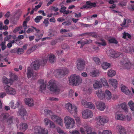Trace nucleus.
I'll list each match as a JSON object with an SVG mask.
<instances>
[{"label": "nucleus", "mask_w": 134, "mask_h": 134, "mask_svg": "<svg viewBox=\"0 0 134 134\" xmlns=\"http://www.w3.org/2000/svg\"><path fill=\"white\" fill-rule=\"evenodd\" d=\"M69 84L70 85L77 86L82 82V79L76 74L72 75L69 77Z\"/></svg>", "instance_id": "1"}, {"label": "nucleus", "mask_w": 134, "mask_h": 134, "mask_svg": "<svg viewBox=\"0 0 134 134\" xmlns=\"http://www.w3.org/2000/svg\"><path fill=\"white\" fill-rule=\"evenodd\" d=\"M49 88L50 91L55 94H59L60 91V88L56 84L55 81L53 80H51L49 81Z\"/></svg>", "instance_id": "2"}, {"label": "nucleus", "mask_w": 134, "mask_h": 134, "mask_svg": "<svg viewBox=\"0 0 134 134\" xmlns=\"http://www.w3.org/2000/svg\"><path fill=\"white\" fill-rule=\"evenodd\" d=\"M1 118L2 121L4 122H7L8 124V126H10L13 123L14 117L11 116L8 114H3L1 116Z\"/></svg>", "instance_id": "3"}, {"label": "nucleus", "mask_w": 134, "mask_h": 134, "mask_svg": "<svg viewBox=\"0 0 134 134\" xmlns=\"http://www.w3.org/2000/svg\"><path fill=\"white\" fill-rule=\"evenodd\" d=\"M68 69L67 68L57 69L55 70L54 72L55 76L58 78L63 77L68 74Z\"/></svg>", "instance_id": "4"}, {"label": "nucleus", "mask_w": 134, "mask_h": 134, "mask_svg": "<svg viewBox=\"0 0 134 134\" xmlns=\"http://www.w3.org/2000/svg\"><path fill=\"white\" fill-rule=\"evenodd\" d=\"M64 123L67 129L74 127L75 122L74 119L69 116H66L64 118Z\"/></svg>", "instance_id": "5"}, {"label": "nucleus", "mask_w": 134, "mask_h": 134, "mask_svg": "<svg viewBox=\"0 0 134 134\" xmlns=\"http://www.w3.org/2000/svg\"><path fill=\"white\" fill-rule=\"evenodd\" d=\"M48 130L40 126H36L34 127L32 134H48Z\"/></svg>", "instance_id": "6"}, {"label": "nucleus", "mask_w": 134, "mask_h": 134, "mask_svg": "<svg viewBox=\"0 0 134 134\" xmlns=\"http://www.w3.org/2000/svg\"><path fill=\"white\" fill-rule=\"evenodd\" d=\"M120 63L124 68L127 69H130L133 65V64L131 63L128 59L126 57L122 59Z\"/></svg>", "instance_id": "7"}, {"label": "nucleus", "mask_w": 134, "mask_h": 134, "mask_svg": "<svg viewBox=\"0 0 134 134\" xmlns=\"http://www.w3.org/2000/svg\"><path fill=\"white\" fill-rule=\"evenodd\" d=\"M96 121L97 124L99 126L103 125L107 123L108 121V119L106 116H99L96 118Z\"/></svg>", "instance_id": "8"}, {"label": "nucleus", "mask_w": 134, "mask_h": 134, "mask_svg": "<svg viewBox=\"0 0 134 134\" xmlns=\"http://www.w3.org/2000/svg\"><path fill=\"white\" fill-rule=\"evenodd\" d=\"M65 107L67 109L70 113L72 114L76 115L77 113V108L75 105H72L70 103H68L65 105Z\"/></svg>", "instance_id": "9"}, {"label": "nucleus", "mask_w": 134, "mask_h": 134, "mask_svg": "<svg viewBox=\"0 0 134 134\" xmlns=\"http://www.w3.org/2000/svg\"><path fill=\"white\" fill-rule=\"evenodd\" d=\"M107 54L108 56L114 58L120 57V56H122V54L121 53L116 52L112 49H110L108 51Z\"/></svg>", "instance_id": "10"}, {"label": "nucleus", "mask_w": 134, "mask_h": 134, "mask_svg": "<svg viewBox=\"0 0 134 134\" xmlns=\"http://www.w3.org/2000/svg\"><path fill=\"white\" fill-rule=\"evenodd\" d=\"M52 120L54 122H56V123L62 127L63 126V121L61 118L59 116L56 115H53L51 116Z\"/></svg>", "instance_id": "11"}, {"label": "nucleus", "mask_w": 134, "mask_h": 134, "mask_svg": "<svg viewBox=\"0 0 134 134\" xmlns=\"http://www.w3.org/2000/svg\"><path fill=\"white\" fill-rule=\"evenodd\" d=\"M77 67L79 70H83L85 65V61L82 59H79L77 61Z\"/></svg>", "instance_id": "12"}, {"label": "nucleus", "mask_w": 134, "mask_h": 134, "mask_svg": "<svg viewBox=\"0 0 134 134\" xmlns=\"http://www.w3.org/2000/svg\"><path fill=\"white\" fill-rule=\"evenodd\" d=\"M92 112L88 109L84 110L82 113V117L84 119H86L91 118L93 116Z\"/></svg>", "instance_id": "13"}, {"label": "nucleus", "mask_w": 134, "mask_h": 134, "mask_svg": "<svg viewBox=\"0 0 134 134\" xmlns=\"http://www.w3.org/2000/svg\"><path fill=\"white\" fill-rule=\"evenodd\" d=\"M4 88L8 94L14 95L15 94V90L9 86L7 85L4 87Z\"/></svg>", "instance_id": "14"}, {"label": "nucleus", "mask_w": 134, "mask_h": 134, "mask_svg": "<svg viewBox=\"0 0 134 134\" xmlns=\"http://www.w3.org/2000/svg\"><path fill=\"white\" fill-rule=\"evenodd\" d=\"M116 131L120 134H127V132L125 128L121 125L117 126L116 128Z\"/></svg>", "instance_id": "15"}, {"label": "nucleus", "mask_w": 134, "mask_h": 134, "mask_svg": "<svg viewBox=\"0 0 134 134\" xmlns=\"http://www.w3.org/2000/svg\"><path fill=\"white\" fill-rule=\"evenodd\" d=\"M21 103L20 101L17 100L16 103L14 104L13 100L11 101L9 104V105L12 108L15 109L17 108H19L20 106H21Z\"/></svg>", "instance_id": "16"}, {"label": "nucleus", "mask_w": 134, "mask_h": 134, "mask_svg": "<svg viewBox=\"0 0 134 134\" xmlns=\"http://www.w3.org/2000/svg\"><path fill=\"white\" fill-rule=\"evenodd\" d=\"M96 6V4L95 2L92 3L90 1H87L86 2V5H84L80 8L81 9L84 8H89L91 7H95Z\"/></svg>", "instance_id": "17"}, {"label": "nucleus", "mask_w": 134, "mask_h": 134, "mask_svg": "<svg viewBox=\"0 0 134 134\" xmlns=\"http://www.w3.org/2000/svg\"><path fill=\"white\" fill-rule=\"evenodd\" d=\"M19 107L18 113L19 115L21 116V118L26 116L27 115V111L22 106L21 104V106H20Z\"/></svg>", "instance_id": "18"}, {"label": "nucleus", "mask_w": 134, "mask_h": 134, "mask_svg": "<svg viewBox=\"0 0 134 134\" xmlns=\"http://www.w3.org/2000/svg\"><path fill=\"white\" fill-rule=\"evenodd\" d=\"M96 104L97 108L100 110L103 111L105 108V104L100 101H98L96 102Z\"/></svg>", "instance_id": "19"}, {"label": "nucleus", "mask_w": 134, "mask_h": 134, "mask_svg": "<svg viewBox=\"0 0 134 134\" xmlns=\"http://www.w3.org/2000/svg\"><path fill=\"white\" fill-rule=\"evenodd\" d=\"M25 102L26 105L30 107L33 106L34 105V101L31 98L25 99Z\"/></svg>", "instance_id": "20"}, {"label": "nucleus", "mask_w": 134, "mask_h": 134, "mask_svg": "<svg viewBox=\"0 0 134 134\" xmlns=\"http://www.w3.org/2000/svg\"><path fill=\"white\" fill-rule=\"evenodd\" d=\"M115 118L118 120H124L125 119V116L123 114H120L119 112H117L115 115Z\"/></svg>", "instance_id": "21"}, {"label": "nucleus", "mask_w": 134, "mask_h": 134, "mask_svg": "<svg viewBox=\"0 0 134 134\" xmlns=\"http://www.w3.org/2000/svg\"><path fill=\"white\" fill-rule=\"evenodd\" d=\"M109 82L114 88H115L117 87L118 81L116 80L113 79H110L109 80Z\"/></svg>", "instance_id": "22"}, {"label": "nucleus", "mask_w": 134, "mask_h": 134, "mask_svg": "<svg viewBox=\"0 0 134 134\" xmlns=\"http://www.w3.org/2000/svg\"><path fill=\"white\" fill-rule=\"evenodd\" d=\"M38 82L40 84V88L41 91L46 89V85L44 83L43 80L40 79L38 80Z\"/></svg>", "instance_id": "23"}, {"label": "nucleus", "mask_w": 134, "mask_h": 134, "mask_svg": "<svg viewBox=\"0 0 134 134\" xmlns=\"http://www.w3.org/2000/svg\"><path fill=\"white\" fill-rule=\"evenodd\" d=\"M96 94L100 99H102L104 98V92L102 91L101 90L96 91Z\"/></svg>", "instance_id": "24"}, {"label": "nucleus", "mask_w": 134, "mask_h": 134, "mask_svg": "<svg viewBox=\"0 0 134 134\" xmlns=\"http://www.w3.org/2000/svg\"><path fill=\"white\" fill-rule=\"evenodd\" d=\"M93 86L94 88L96 89L101 87L102 85V83L100 81L96 80L95 81L94 84H93Z\"/></svg>", "instance_id": "25"}, {"label": "nucleus", "mask_w": 134, "mask_h": 134, "mask_svg": "<svg viewBox=\"0 0 134 134\" xmlns=\"http://www.w3.org/2000/svg\"><path fill=\"white\" fill-rule=\"evenodd\" d=\"M105 93H104V98L109 100L111 98V94L110 91L107 90L105 91Z\"/></svg>", "instance_id": "26"}, {"label": "nucleus", "mask_w": 134, "mask_h": 134, "mask_svg": "<svg viewBox=\"0 0 134 134\" xmlns=\"http://www.w3.org/2000/svg\"><path fill=\"white\" fill-rule=\"evenodd\" d=\"M99 74V71L96 69H93L90 73V75L91 76L94 77L98 76Z\"/></svg>", "instance_id": "27"}, {"label": "nucleus", "mask_w": 134, "mask_h": 134, "mask_svg": "<svg viewBox=\"0 0 134 134\" xmlns=\"http://www.w3.org/2000/svg\"><path fill=\"white\" fill-rule=\"evenodd\" d=\"M121 90L122 92L126 94H129L130 92L128 88L124 85L121 86Z\"/></svg>", "instance_id": "28"}, {"label": "nucleus", "mask_w": 134, "mask_h": 134, "mask_svg": "<svg viewBox=\"0 0 134 134\" xmlns=\"http://www.w3.org/2000/svg\"><path fill=\"white\" fill-rule=\"evenodd\" d=\"M28 128L27 124L25 123H21L20 125V129L22 131H24Z\"/></svg>", "instance_id": "29"}, {"label": "nucleus", "mask_w": 134, "mask_h": 134, "mask_svg": "<svg viewBox=\"0 0 134 134\" xmlns=\"http://www.w3.org/2000/svg\"><path fill=\"white\" fill-rule=\"evenodd\" d=\"M32 64L34 69L36 70L38 69L40 66V64L38 60L34 61L32 63Z\"/></svg>", "instance_id": "30"}, {"label": "nucleus", "mask_w": 134, "mask_h": 134, "mask_svg": "<svg viewBox=\"0 0 134 134\" xmlns=\"http://www.w3.org/2000/svg\"><path fill=\"white\" fill-rule=\"evenodd\" d=\"M27 76L28 78H30L33 75V70L30 69V68L28 67L27 68Z\"/></svg>", "instance_id": "31"}, {"label": "nucleus", "mask_w": 134, "mask_h": 134, "mask_svg": "<svg viewBox=\"0 0 134 134\" xmlns=\"http://www.w3.org/2000/svg\"><path fill=\"white\" fill-rule=\"evenodd\" d=\"M2 81L4 83L7 84L12 83L11 79H9L5 76H3L2 78Z\"/></svg>", "instance_id": "32"}, {"label": "nucleus", "mask_w": 134, "mask_h": 134, "mask_svg": "<svg viewBox=\"0 0 134 134\" xmlns=\"http://www.w3.org/2000/svg\"><path fill=\"white\" fill-rule=\"evenodd\" d=\"M49 61L51 63H53L55 62V57L54 55L50 54L49 55Z\"/></svg>", "instance_id": "33"}, {"label": "nucleus", "mask_w": 134, "mask_h": 134, "mask_svg": "<svg viewBox=\"0 0 134 134\" xmlns=\"http://www.w3.org/2000/svg\"><path fill=\"white\" fill-rule=\"evenodd\" d=\"M116 72L115 71L110 69L108 70L107 74L108 76L110 77H112L115 75Z\"/></svg>", "instance_id": "34"}, {"label": "nucleus", "mask_w": 134, "mask_h": 134, "mask_svg": "<svg viewBox=\"0 0 134 134\" xmlns=\"http://www.w3.org/2000/svg\"><path fill=\"white\" fill-rule=\"evenodd\" d=\"M110 66V64L107 62H104L102 64V66L103 69H107Z\"/></svg>", "instance_id": "35"}, {"label": "nucleus", "mask_w": 134, "mask_h": 134, "mask_svg": "<svg viewBox=\"0 0 134 134\" xmlns=\"http://www.w3.org/2000/svg\"><path fill=\"white\" fill-rule=\"evenodd\" d=\"M10 77L11 78V80L12 81H14L15 80H16L18 79V76H17L13 74L12 73H11L9 75Z\"/></svg>", "instance_id": "36"}, {"label": "nucleus", "mask_w": 134, "mask_h": 134, "mask_svg": "<svg viewBox=\"0 0 134 134\" xmlns=\"http://www.w3.org/2000/svg\"><path fill=\"white\" fill-rule=\"evenodd\" d=\"M92 59L96 64L99 65L100 64V60L98 58L95 57H93Z\"/></svg>", "instance_id": "37"}, {"label": "nucleus", "mask_w": 134, "mask_h": 134, "mask_svg": "<svg viewBox=\"0 0 134 134\" xmlns=\"http://www.w3.org/2000/svg\"><path fill=\"white\" fill-rule=\"evenodd\" d=\"M128 104L131 110L134 111V103L132 101L130 100L128 103Z\"/></svg>", "instance_id": "38"}, {"label": "nucleus", "mask_w": 134, "mask_h": 134, "mask_svg": "<svg viewBox=\"0 0 134 134\" xmlns=\"http://www.w3.org/2000/svg\"><path fill=\"white\" fill-rule=\"evenodd\" d=\"M108 41L110 43H114L117 44L118 43V42L114 38H112L109 39Z\"/></svg>", "instance_id": "39"}, {"label": "nucleus", "mask_w": 134, "mask_h": 134, "mask_svg": "<svg viewBox=\"0 0 134 134\" xmlns=\"http://www.w3.org/2000/svg\"><path fill=\"white\" fill-rule=\"evenodd\" d=\"M121 108L124 110L125 112L127 111L128 109L127 108V105L125 103H122L121 105Z\"/></svg>", "instance_id": "40"}, {"label": "nucleus", "mask_w": 134, "mask_h": 134, "mask_svg": "<svg viewBox=\"0 0 134 134\" xmlns=\"http://www.w3.org/2000/svg\"><path fill=\"white\" fill-rule=\"evenodd\" d=\"M44 112L45 115L47 117H49L50 115H51L52 114V111L48 109L45 110H44Z\"/></svg>", "instance_id": "41"}, {"label": "nucleus", "mask_w": 134, "mask_h": 134, "mask_svg": "<svg viewBox=\"0 0 134 134\" xmlns=\"http://www.w3.org/2000/svg\"><path fill=\"white\" fill-rule=\"evenodd\" d=\"M101 82L103 85L104 86H108V83L107 82L106 79L104 78H102L100 79Z\"/></svg>", "instance_id": "42"}, {"label": "nucleus", "mask_w": 134, "mask_h": 134, "mask_svg": "<svg viewBox=\"0 0 134 134\" xmlns=\"http://www.w3.org/2000/svg\"><path fill=\"white\" fill-rule=\"evenodd\" d=\"M123 36L122 38L124 39H125L127 36L129 38H130L131 37V35L128 33H126L125 32H124L122 33Z\"/></svg>", "instance_id": "43"}, {"label": "nucleus", "mask_w": 134, "mask_h": 134, "mask_svg": "<svg viewBox=\"0 0 134 134\" xmlns=\"http://www.w3.org/2000/svg\"><path fill=\"white\" fill-rule=\"evenodd\" d=\"M0 46L1 47L2 50V51L4 50L6 48V46H5V41H4L2 42L0 44Z\"/></svg>", "instance_id": "44"}, {"label": "nucleus", "mask_w": 134, "mask_h": 134, "mask_svg": "<svg viewBox=\"0 0 134 134\" xmlns=\"http://www.w3.org/2000/svg\"><path fill=\"white\" fill-rule=\"evenodd\" d=\"M43 18L42 16H37L34 19L35 22L36 23H38L40 22V20Z\"/></svg>", "instance_id": "45"}, {"label": "nucleus", "mask_w": 134, "mask_h": 134, "mask_svg": "<svg viewBox=\"0 0 134 134\" xmlns=\"http://www.w3.org/2000/svg\"><path fill=\"white\" fill-rule=\"evenodd\" d=\"M100 41L102 42H98L97 44H98L101 45L103 46H105L107 44L105 41L103 39H101Z\"/></svg>", "instance_id": "46"}, {"label": "nucleus", "mask_w": 134, "mask_h": 134, "mask_svg": "<svg viewBox=\"0 0 134 134\" xmlns=\"http://www.w3.org/2000/svg\"><path fill=\"white\" fill-rule=\"evenodd\" d=\"M98 134H112L111 131L108 130L104 131L102 132L99 131Z\"/></svg>", "instance_id": "47"}, {"label": "nucleus", "mask_w": 134, "mask_h": 134, "mask_svg": "<svg viewBox=\"0 0 134 134\" xmlns=\"http://www.w3.org/2000/svg\"><path fill=\"white\" fill-rule=\"evenodd\" d=\"M57 130L59 134H67L65 132L62 130L60 127H58L57 128Z\"/></svg>", "instance_id": "48"}, {"label": "nucleus", "mask_w": 134, "mask_h": 134, "mask_svg": "<svg viewBox=\"0 0 134 134\" xmlns=\"http://www.w3.org/2000/svg\"><path fill=\"white\" fill-rule=\"evenodd\" d=\"M87 107L89 108L94 109L95 108V106L93 103L91 102H88Z\"/></svg>", "instance_id": "49"}, {"label": "nucleus", "mask_w": 134, "mask_h": 134, "mask_svg": "<svg viewBox=\"0 0 134 134\" xmlns=\"http://www.w3.org/2000/svg\"><path fill=\"white\" fill-rule=\"evenodd\" d=\"M82 104L84 107H87L88 102L86 100L82 99L81 101Z\"/></svg>", "instance_id": "50"}, {"label": "nucleus", "mask_w": 134, "mask_h": 134, "mask_svg": "<svg viewBox=\"0 0 134 134\" xmlns=\"http://www.w3.org/2000/svg\"><path fill=\"white\" fill-rule=\"evenodd\" d=\"M23 26L21 25L16 28L13 30V32L14 33H16L18 31H19L22 28Z\"/></svg>", "instance_id": "51"}, {"label": "nucleus", "mask_w": 134, "mask_h": 134, "mask_svg": "<svg viewBox=\"0 0 134 134\" xmlns=\"http://www.w3.org/2000/svg\"><path fill=\"white\" fill-rule=\"evenodd\" d=\"M42 3L41 2H40L38 5L35 6V7L34 8V9L35 11H36L37 9L40 8L41 6Z\"/></svg>", "instance_id": "52"}, {"label": "nucleus", "mask_w": 134, "mask_h": 134, "mask_svg": "<svg viewBox=\"0 0 134 134\" xmlns=\"http://www.w3.org/2000/svg\"><path fill=\"white\" fill-rule=\"evenodd\" d=\"M73 34L72 32H70L68 33H65L64 34L63 36L65 37H71L72 36Z\"/></svg>", "instance_id": "53"}, {"label": "nucleus", "mask_w": 134, "mask_h": 134, "mask_svg": "<svg viewBox=\"0 0 134 134\" xmlns=\"http://www.w3.org/2000/svg\"><path fill=\"white\" fill-rule=\"evenodd\" d=\"M56 53L58 56H60L63 54V51L61 50H58L57 51Z\"/></svg>", "instance_id": "54"}, {"label": "nucleus", "mask_w": 134, "mask_h": 134, "mask_svg": "<svg viewBox=\"0 0 134 134\" xmlns=\"http://www.w3.org/2000/svg\"><path fill=\"white\" fill-rule=\"evenodd\" d=\"M62 49L68 50L69 49V46L66 44H64L62 46Z\"/></svg>", "instance_id": "55"}, {"label": "nucleus", "mask_w": 134, "mask_h": 134, "mask_svg": "<svg viewBox=\"0 0 134 134\" xmlns=\"http://www.w3.org/2000/svg\"><path fill=\"white\" fill-rule=\"evenodd\" d=\"M90 36H92V37L96 38L97 37V34L95 32H90Z\"/></svg>", "instance_id": "56"}, {"label": "nucleus", "mask_w": 134, "mask_h": 134, "mask_svg": "<svg viewBox=\"0 0 134 134\" xmlns=\"http://www.w3.org/2000/svg\"><path fill=\"white\" fill-rule=\"evenodd\" d=\"M8 27L7 25H5L3 26L2 25L0 26V30H2L3 29L5 30H8Z\"/></svg>", "instance_id": "57"}, {"label": "nucleus", "mask_w": 134, "mask_h": 134, "mask_svg": "<svg viewBox=\"0 0 134 134\" xmlns=\"http://www.w3.org/2000/svg\"><path fill=\"white\" fill-rule=\"evenodd\" d=\"M84 91L86 92L87 94H90L91 93L92 90L91 88H89L88 89H85Z\"/></svg>", "instance_id": "58"}, {"label": "nucleus", "mask_w": 134, "mask_h": 134, "mask_svg": "<svg viewBox=\"0 0 134 134\" xmlns=\"http://www.w3.org/2000/svg\"><path fill=\"white\" fill-rule=\"evenodd\" d=\"M50 127L51 128H54L55 127V125L54 123L52 121L50 122L49 123Z\"/></svg>", "instance_id": "59"}, {"label": "nucleus", "mask_w": 134, "mask_h": 134, "mask_svg": "<svg viewBox=\"0 0 134 134\" xmlns=\"http://www.w3.org/2000/svg\"><path fill=\"white\" fill-rule=\"evenodd\" d=\"M60 40L59 39H56L55 40H53L51 42V44L52 45H54L57 43L58 40Z\"/></svg>", "instance_id": "60"}, {"label": "nucleus", "mask_w": 134, "mask_h": 134, "mask_svg": "<svg viewBox=\"0 0 134 134\" xmlns=\"http://www.w3.org/2000/svg\"><path fill=\"white\" fill-rule=\"evenodd\" d=\"M86 131L87 133V134H89L92 132V131L91 128L90 127H88L86 128Z\"/></svg>", "instance_id": "61"}, {"label": "nucleus", "mask_w": 134, "mask_h": 134, "mask_svg": "<svg viewBox=\"0 0 134 134\" xmlns=\"http://www.w3.org/2000/svg\"><path fill=\"white\" fill-rule=\"evenodd\" d=\"M69 132L71 134H79V131L76 130L70 131Z\"/></svg>", "instance_id": "62"}, {"label": "nucleus", "mask_w": 134, "mask_h": 134, "mask_svg": "<svg viewBox=\"0 0 134 134\" xmlns=\"http://www.w3.org/2000/svg\"><path fill=\"white\" fill-rule=\"evenodd\" d=\"M27 22H26V21H24L23 22V27H24L23 28L24 29V31L26 30V29H27Z\"/></svg>", "instance_id": "63"}, {"label": "nucleus", "mask_w": 134, "mask_h": 134, "mask_svg": "<svg viewBox=\"0 0 134 134\" xmlns=\"http://www.w3.org/2000/svg\"><path fill=\"white\" fill-rule=\"evenodd\" d=\"M23 52L24 50L21 48H20L17 49V53L18 54H21Z\"/></svg>", "instance_id": "64"}]
</instances>
